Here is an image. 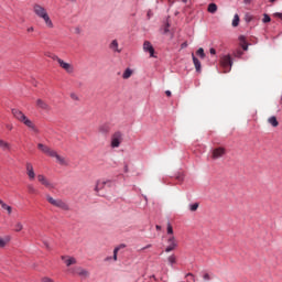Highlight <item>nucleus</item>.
<instances>
[{
	"label": "nucleus",
	"instance_id": "8",
	"mask_svg": "<svg viewBox=\"0 0 282 282\" xmlns=\"http://www.w3.org/2000/svg\"><path fill=\"white\" fill-rule=\"evenodd\" d=\"M143 52H149L151 58H155V48L153 47V44L151 42L145 41L143 43Z\"/></svg>",
	"mask_w": 282,
	"mask_h": 282
},
{
	"label": "nucleus",
	"instance_id": "58",
	"mask_svg": "<svg viewBox=\"0 0 282 282\" xmlns=\"http://www.w3.org/2000/svg\"><path fill=\"white\" fill-rule=\"evenodd\" d=\"M169 1V3H173V1L172 0H167Z\"/></svg>",
	"mask_w": 282,
	"mask_h": 282
},
{
	"label": "nucleus",
	"instance_id": "43",
	"mask_svg": "<svg viewBox=\"0 0 282 282\" xmlns=\"http://www.w3.org/2000/svg\"><path fill=\"white\" fill-rule=\"evenodd\" d=\"M239 41L241 44L246 43V36L245 35H240L239 36Z\"/></svg>",
	"mask_w": 282,
	"mask_h": 282
},
{
	"label": "nucleus",
	"instance_id": "6",
	"mask_svg": "<svg viewBox=\"0 0 282 282\" xmlns=\"http://www.w3.org/2000/svg\"><path fill=\"white\" fill-rule=\"evenodd\" d=\"M107 184H109V188H111V186H113V181H111V180H107V181L99 180V181H97L96 186H95L96 193H100V191H102L105 188V186H107Z\"/></svg>",
	"mask_w": 282,
	"mask_h": 282
},
{
	"label": "nucleus",
	"instance_id": "34",
	"mask_svg": "<svg viewBox=\"0 0 282 282\" xmlns=\"http://www.w3.org/2000/svg\"><path fill=\"white\" fill-rule=\"evenodd\" d=\"M270 21H272V18H270V17L268 15V13H264V14H263L262 22H264V23H270Z\"/></svg>",
	"mask_w": 282,
	"mask_h": 282
},
{
	"label": "nucleus",
	"instance_id": "15",
	"mask_svg": "<svg viewBox=\"0 0 282 282\" xmlns=\"http://www.w3.org/2000/svg\"><path fill=\"white\" fill-rule=\"evenodd\" d=\"M36 107H39V109H43L44 111H50V105H47V102L43 101V99L36 100Z\"/></svg>",
	"mask_w": 282,
	"mask_h": 282
},
{
	"label": "nucleus",
	"instance_id": "9",
	"mask_svg": "<svg viewBox=\"0 0 282 282\" xmlns=\"http://www.w3.org/2000/svg\"><path fill=\"white\" fill-rule=\"evenodd\" d=\"M37 181L40 184H42V186H45L46 188H54V184H52V182H50V180H47V177H45L43 174L37 175Z\"/></svg>",
	"mask_w": 282,
	"mask_h": 282
},
{
	"label": "nucleus",
	"instance_id": "37",
	"mask_svg": "<svg viewBox=\"0 0 282 282\" xmlns=\"http://www.w3.org/2000/svg\"><path fill=\"white\" fill-rule=\"evenodd\" d=\"M55 160H57V162H59V164H65V159H63V156L58 155L55 156Z\"/></svg>",
	"mask_w": 282,
	"mask_h": 282
},
{
	"label": "nucleus",
	"instance_id": "18",
	"mask_svg": "<svg viewBox=\"0 0 282 282\" xmlns=\"http://www.w3.org/2000/svg\"><path fill=\"white\" fill-rule=\"evenodd\" d=\"M109 47H110V50H112V52H117L118 54H120V52H122V50L118 48V40H112Z\"/></svg>",
	"mask_w": 282,
	"mask_h": 282
},
{
	"label": "nucleus",
	"instance_id": "5",
	"mask_svg": "<svg viewBox=\"0 0 282 282\" xmlns=\"http://www.w3.org/2000/svg\"><path fill=\"white\" fill-rule=\"evenodd\" d=\"M120 144H122V133L117 131L111 135L110 147L111 149H118Z\"/></svg>",
	"mask_w": 282,
	"mask_h": 282
},
{
	"label": "nucleus",
	"instance_id": "54",
	"mask_svg": "<svg viewBox=\"0 0 282 282\" xmlns=\"http://www.w3.org/2000/svg\"><path fill=\"white\" fill-rule=\"evenodd\" d=\"M44 246H45L46 248H50V245H48L47 242H44Z\"/></svg>",
	"mask_w": 282,
	"mask_h": 282
},
{
	"label": "nucleus",
	"instance_id": "50",
	"mask_svg": "<svg viewBox=\"0 0 282 282\" xmlns=\"http://www.w3.org/2000/svg\"><path fill=\"white\" fill-rule=\"evenodd\" d=\"M76 34H80V28L75 29Z\"/></svg>",
	"mask_w": 282,
	"mask_h": 282
},
{
	"label": "nucleus",
	"instance_id": "40",
	"mask_svg": "<svg viewBox=\"0 0 282 282\" xmlns=\"http://www.w3.org/2000/svg\"><path fill=\"white\" fill-rule=\"evenodd\" d=\"M186 47H188V42H183L181 44V50H186Z\"/></svg>",
	"mask_w": 282,
	"mask_h": 282
},
{
	"label": "nucleus",
	"instance_id": "48",
	"mask_svg": "<svg viewBox=\"0 0 282 282\" xmlns=\"http://www.w3.org/2000/svg\"><path fill=\"white\" fill-rule=\"evenodd\" d=\"M152 245H147L145 247L141 248V250H148V248H151Z\"/></svg>",
	"mask_w": 282,
	"mask_h": 282
},
{
	"label": "nucleus",
	"instance_id": "25",
	"mask_svg": "<svg viewBox=\"0 0 282 282\" xmlns=\"http://www.w3.org/2000/svg\"><path fill=\"white\" fill-rule=\"evenodd\" d=\"M208 12H210V14H215V12H217V4L216 3H209Z\"/></svg>",
	"mask_w": 282,
	"mask_h": 282
},
{
	"label": "nucleus",
	"instance_id": "47",
	"mask_svg": "<svg viewBox=\"0 0 282 282\" xmlns=\"http://www.w3.org/2000/svg\"><path fill=\"white\" fill-rule=\"evenodd\" d=\"M243 3H245L246 6H250L251 0H243Z\"/></svg>",
	"mask_w": 282,
	"mask_h": 282
},
{
	"label": "nucleus",
	"instance_id": "56",
	"mask_svg": "<svg viewBox=\"0 0 282 282\" xmlns=\"http://www.w3.org/2000/svg\"><path fill=\"white\" fill-rule=\"evenodd\" d=\"M7 129H10V130H12V126H7Z\"/></svg>",
	"mask_w": 282,
	"mask_h": 282
},
{
	"label": "nucleus",
	"instance_id": "45",
	"mask_svg": "<svg viewBox=\"0 0 282 282\" xmlns=\"http://www.w3.org/2000/svg\"><path fill=\"white\" fill-rule=\"evenodd\" d=\"M209 54L215 55V54H217V51L212 47V48H209Z\"/></svg>",
	"mask_w": 282,
	"mask_h": 282
},
{
	"label": "nucleus",
	"instance_id": "36",
	"mask_svg": "<svg viewBox=\"0 0 282 282\" xmlns=\"http://www.w3.org/2000/svg\"><path fill=\"white\" fill-rule=\"evenodd\" d=\"M50 58H52V61H56L58 63V65L61 64V61H63V59H61V57H58V55H54V54L51 55Z\"/></svg>",
	"mask_w": 282,
	"mask_h": 282
},
{
	"label": "nucleus",
	"instance_id": "31",
	"mask_svg": "<svg viewBox=\"0 0 282 282\" xmlns=\"http://www.w3.org/2000/svg\"><path fill=\"white\" fill-rule=\"evenodd\" d=\"M197 56H199L200 58H206V53H204V50L202 47H199L196 52Z\"/></svg>",
	"mask_w": 282,
	"mask_h": 282
},
{
	"label": "nucleus",
	"instance_id": "1",
	"mask_svg": "<svg viewBox=\"0 0 282 282\" xmlns=\"http://www.w3.org/2000/svg\"><path fill=\"white\" fill-rule=\"evenodd\" d=\"M33 12L39 17V19H43L46 26L50 29L54 28V23L52 22V19H50V14H47V10L41 4H33Z\"/></svg>",
	"mask_w": 282,
	"mask_h": 282
},
{
	"label": "nucleus",
	"instance_id": "3",
	"mask_svg": "<svg viewBox=\"0 0 282 282\" xmlns=\"http://www.w3.org/2000/svg\"><path fill=\"white\" fill-rule=\"evenodd\" d=\"M220 65L224 69V74H228V72L232 69V56H230V54L223 55L220 58Z\"/></svg>",
	"mask_w": 282,
	"mask_h": 282
},
{
	"label": "nucleus",
	"instance_id": "38",
	"mask_svg": "<svg viewBox=\"0 0 282 282\" xmlns=\"http://www.w3.org/2000/svg\"><path fill=\"white\" fill-rule=\"evenodd\" d=\"M167 235H173V226L171 223H167Z\"/></svg>",
	"mask_w": 282,
	"mask_h": 282
},
{
	"label": "nucleus",
	"instance_id": "19",
	"mask_svg": "<svg viewBox=\"0 0 282 282\" xmlns=\"http://www.w3.org/2000/svg\"><path fill=\"white\" fill-rule=\"evenodd\" d=\"M0 206L3 210H7L8 215H12V206L6 204L2 199H0Z\"/></svg>",
	"mask_w": 282,
	"mask_h": 282
},
{
	"label": "nucleus",
	"instance_id": "17",
	"mask_svg": "<svg viewBox=\"0 0 282 282\" xmlns=\"http://www.w3.org/2000/svg\"><path fill=\"white\" fill-rule=\"evenodd\" d=\"M109 131H111V126H109V123H104L99 126V133L107 134L109 133Z\"/></svg>",
	"mask_w": 282,
	"mask_h": 282
},
{
	"label": "nucleus",
	"instance_id": "53",
	"mask_svg": "<svg viewBox=\"0 0 282 282\" xmlns=\"http://www.w3.org/2000/svg\"><path fill=\"white\" fill-rule=\"evenodd\" d=\"M105 261H111V257H107Z\"/></svg>",
	"mask_w": 282,
	"mask_h": 282
},
{
	"label": "nucleus",
	"instance_id": "26",
	"mask_svg": "<svg viewBox=\"0 0 282 282\" xmlns=\"http://www.w3.org/2000/svg\"><path fill=\"white\" fill-rule=\"evenodd\" d=\"M232 28H237L239 25V14H235L234 15V20H232V23H231Z\"/></svg>",
	"mask_w": 282,
	"mask_h": 282
},
{
	"label": "nucleus",
	"instance_id": "16",
	"mask_svg": "<svg viewBox=\"0 0 282 282\" xmlns=\"http://www.w3.org/2000/svg\"><path fill=\"white\" fill-rule=\"evenodd\" d=\"M62 261H64L67 268H69V265H74V263H76V258L62 256Z\"/></svg>",
	"mask_w": 282,
	"mask_h": 282
},
{
	"label": "nucleus",
	"instance_id": "11",
	"mask_svg": "<svg viewBox=\"0 0 282 282\" xmlns=\"http://www.w3.org/2000/svg\"><path fill=\"white\" fill-rule=\"evenodd\" d=\"M59 67H62V69H65V72H67V74H74V66L69 63H66L65 61H59Z\"/></svg>",
	"mask_w": 282,
	"mask_h": 282
},
{
	"label": "nucleus",
	"instance_id": "7",
	"mask_svg": "<svg viewBox=\"0 0 282 282\" xmlns=\"http://www.w3.org/2000/svg\"><path fill=\"white\" fill-rule=\"evenodd\" d=\"M169 246L165 248V252H173L175 248H177V240L175 239V236H171L167 239Z\"/></svg>",
	"mask_w": 282,
	"mask_h": 282
},
{
	"label": "nucleus",
	"instance_id": "42",
	"mask_svg": "<svg viewBox=\"0 0 282 282\" xmlns=\"http://www.w3.org/2000/svg\"><path fill=\"white\" fill-rule=\"evenodd\" d=\"M203 279H204V281H210V274L205 273V274L203 275Z\"/></svg>",
	"mask_w": 282,
	"mask_h": 282
},
{
	"label": "nucleus",
	"instance_id": "28",
	"mask_svg": "<svg viewBox=\"0 0 282 282\" xmlns=\"http://www.w3.org/2000/svg\"><path fill=\"white\" fill-rule=\"evenodd\" d=\"M198 208H199V203L189 204V210L192 213H195V210H197Z\"/></svg>",
	"mask_w": 282,
	"mask_h": 282
},
{
	"label": "nucleus",
	"instance_id": "23",
	"mask_svg": "<svg viewBox=\"0 0 282 282\" xmlns=\"http://www.w3.org/2000/svg\"><path fill=\"white\" fill-rule=\"evenodd\" d=\"M131 74H133V70H131V68H127L123 72L122 78H124V80H127L128 78H131Z\"/></svg>",
	"mask_w": 282,
	"mask_h": 282
},
{
	"label": "nucleus",
	"instance_id": "46",
	"mask_svg": "<svg viewBox=\"0 0 282 282\" xmlns=\"http://www.w3.org/2000/svg\"><path fill=\"white\" fill-rule=\"evenodd\" d=\"M70 98H73V100H78V97L75 94H72Z\"/></svg>",
	"mask_w": 282,
	"mask_h": 282
},
{
	"label": "nucleus",
	"instance_id": "22",
	"mask_svg": "<svg viewBox=\"0 0 282 282\" xmlns=\"http://www.w3.org/2000/svg\"><path fill=\"white\" fill-rule=\"evenodd\" d=\"M269 124H271V127H279V120H276V117L272 116L268 119Z\"/></svg>",
	"mask_w": 282,
	"mask_h": 282
},
{
	"label": "nucleus",
	"instance_id": "21",
	"mask_svg": "<svg viewBox=\"0 0 282 282\" xmlns=\"http://www.w3.org/2000/svg\"><path fill=\"white\" fill-rule=\"evenodd\" d=\"M120 248H127L126 245H120V247H116L113 249V261H118V252H120Z\"/></svg>",
	"mask_w": 282,
	"mask_h": 282
},
{
	"label": "nucleus",
	"instance_id": "52",
	"mask_svg": "<svg viewBox=\"0 0 282 282\" xmlns=\"http://www.w3.org/2000/svg\"><path fill=\"white\" fill-rule=\"evenodd\" d=\"M155 228H156V230H162V226H160V225H156Z\"/></svg>",
	"mask_w": 282,
	"mask_h": 282
},
{
	"label": "nucleus",
	"instance_id": "35",
	"mask_svg": "<svg viewBox=\"0 0 282 282\" xmlns=\"http://www.w3.org/2000/svg\"><path fill=\"white\" fill-rule=\"evenodd\" d=\"M28 191H29V193H31L32 195H34V193H36V188H35L34 185H32V184L28 185Z\"/></svg>",
	"mask_w": 282,
	"mask_h": 282
},
{
	"label": "nucleus",
	"instance_id": "10",
	"mask_svg": "<svg viewBox=\"0 0 282 282\" xmlns=\"http://www.w3.org/2000/svg\"><path fill=\"white\" fill-rule=\"evenodd\" d=\"M73 274H78L82 279H87L89 276V271L85 270L80 267H76L75 269H72Z\"/></svg>",
	"mask_w": 282,
	"mask_h": 282
},
{
	"label": "nucleus",
	"instance_id": "12",
	"mask_svg": "<svg viewBox=\"0 0 282 282\" xmlns=\"http://www.w3.org/2000/svg\"><path fill=\"white\" fill-rule=\"evenodd\" d=\"M226 155V149L224 148H217L213 151V159L219 160V158H224Z\"/></svg>",
	"mask_w": 282,
	"mask_h": 282
},
{
	"label": "nucleus",
	"instance_id": "2",
	"mask_svg": "<svg viewBox=\"0 0 282 282\" xmlns=\"http://www.w3.org/2000/svg\"><path fill=\"white\" fill-rule=\"evenodd\" d=\"M12 113L14 116V118L17 120H19V122H22L23 124H25V127H28L29 129H32V131H39L36 129V126H34V123L32 122V120H30L25 113H23V111L17 109V108H13L12 110Z\"/></svg>",
	"mask_w": 282,
	"mask_h": 282
},
{
	"label": "nucleus",
	"instance_id": "20",
	"mask_svg": "<svg viewBox=\"0 0 282 282\" xmlns=\"http://www.w3.org/2000/svg\"><path fill=\"white\" fill-rule=\"evenodd\" d=\"M0 149H2V151H10V143L0 139Z\"/></svg>",
	"mask_w": 282,
	"mask_h": 282
},
{
	"label": "nucleus",
	"instance_id": "29",
	"mask_svg": "<svg viewBox=\"0 0 282 282\" xmlns=\"http://www.w3.org/2000/svg\"><path fill=\"white\" fill-rule=\"evenodd\" d=\"M46 155H50V158H58V153L52 149H48V152L46 153Z\"/></svg>",
	"mask_w": 282,
	"mask_h": 282
},
{
	"label": "nucleus",
	"instance_id": "13",
	"mask_svg": "<svg viewBox=\"0 0 282 282\" xmlns=\"http://www.w3.org/2000/svg\"><path fill=\"white\" fill-rule=\"evenodd\" d=\"M26 175H29V180L33 181L36 177V173H34V166L32 163H26Z\"/></svg>",
	"mask_w": 282,
	"mask_h": 282
},
{
	"label": "nucleus",
	"instance_id": "49",
	"mask_svg": "<svg viewBox=\"0 0 282 282\" xmlns=\"http://www.w3.org/2000/svg\"><path fill=\"white\" fill-rule=\"evenodd\" d=\"M26 32H34V28H33V26L28 28V29H26Z\"/></svg>",
	"mask_w": 282,
	"mask_h": 282
},
{
	"label": "nucleus",
	"instance_id": "4",
	"mask_svg": "<svg viewBox=\"0 0 282 282\" xmlns=\"http://www.w3.org/2000/svg\"><path fill=\"white\" fill-rule=\"evenodd\" d=\"M46 199L48 204H52V206H56V208H62V210H69V205L63 202V199H54V197L50 195L46 196Z\"/></svg>",
	"mask_w": 282,
	"mask_h": 282
},
{
	"label": "nucleus",
	"instance_id": "55",
	"mask_svg": "<svg viewBox=\"0 0 282 282\" xmlns=\"http://www.w3.org/2000/svg\"><path fill=\"white\" fill-rule=\"evenodd\" d=\"M67 1H70V3H76V0H67Z\"/></svg>",
	"mask_w": 282,
	"mask_h": 282
},
{
	"label": "nucleus",
	"instance_id": "32",
	"mask_svg": "<svg viewBox=\"0 0 282 282\" xmlns=\"http://www.w3.org/2000/svg\"><path fill=\"white\" fill-rule=\"evenodd\" d=\"M185 276L187 282H195V275L193 273H187Z\"/></svg>",
	"mask_w": 282,
	"mask_h": 282
},
{
	"label": "nucleus",
	"instance_id": "60",
	"mask_svg": "<svg viewBox=\"0 0 282 282\" xmlns=\"http://www.w3.org/2000/svg\"><path fill=\"white\" fill-rule=\"evenodd\" d=\"M106 186H108V188H109V184H106Z\"/></svg>",
	"mask_w": 282,
	"mask_h": 282
},
{
	"label": "nucleus",
	"instance_id": "57",
	"mask_svg": "<svg viewBox=\"0 0 282 282\" xmlns=\"http://www.w3.org/2000/svg\"><path fill=\"white\" fill-rule=\"evenodd\" d=\"M270 1V3H274V1H276V0H269Z\"/></svg>",
	"mask_w": 282,
	"mask_h": 282
},
{
	"label": "nucleus",
	"instance_id": "59",
	"mask_svg": "<svg viewBox=\"0 0 282 282\" xmlns=\"http://www.w3.org/2000/svg\"><path fill=\"white\" fill-rule=\"evenodd\" d=\"M186 1H188V0H183V3H186Z\"/></svg>",
	"mask_w": 282,
	"mask_h": 282
},
{
	"label": "nucleus",
	"instance_id": "24",
	"mask_svg": "<svg viewBox=\"0 0 282 282\" xmlns=\"http://www.w3.org/2000/svg\"><path fill=\"white\" fill-rule=\"evenodd\" d=\"M37 149H40V151H42L43 153H47L50 152V147L43 144V143H39L37 144Z\"/></svg>",
	"mask_w": 282,
	"mask_h": 282
},
{
	"label": "nucleus",
	"instance_id": "39",
	"mask_svg": "<svg viewBox=\"0 0 282 282\" xmlns=\"http://www.w3.org/2000/svg\"><path fill=\"white\" fill-rule=\"evenodd\" d=\"M42 282H54L52 278L44 276L41 279Z\"/></svg>",
	"mask_w": 282,
	"mask_h": 282
},
{
	"label": "nucleus",
	"instance_id": "14",
	"mask_svg": "<svg viewBox=\"0 0 282 282\" xmlns=\"http://www.w3.org/2000/svg\"><path fill=\"white\" fill-rule=\"evenodd\" d=\"M192 58H193V63L196 72L198 74L202 73V62H199V58H197L193 53H192Z\"/></svg>",
	"mask_w": 282,
	"mask_h": 282
},
{
	"label": "nucleus",
	"instance_id": "61",
	"mask_svg": "<svg viewBox=\"0 0 282 282\" xmlns=\"http://www.w3.org/2000/svg\"><path fill=\"white\" fill-rule=\"evenodd\" d=\"M153 276V279L155 280V275H152Z\"/></svg>",
	"mask_w": 282,
	"mask_h": 282
},
{
	"label": "nucleus",
	"instance_id": "51",
	"mask_svg": "<svg viewBox=\"0 0 282 282\" xmlns=\"http://www.w3.org/2000/svg\"><path fill=\"white\" fill-rule=\"evenodd\" d=\"M165 95L169 96V97H171V90H166V91H165Z\"/></svg>",
	"mask_w": 282,
	"mask_h": 282
},
{
	"label": "nucleus",
	"instance_id": "33",
	"mask_svg": "<svg viewBox=\"0 0 282 282\" xmlns=\"http://www.w3.org/2000/svg\"><path fill=\"white\" fill-rule=\"evenodd\" d=\"M8 241H10V239H3L0 237V248H6V246L8 245Z\"/></svg>",
	"mask_w": 282,
	"mask_h": 282
},
{
	"label": "nucleus",
	"instance_id": "44",
	"mask_svg": "<svg viewBox=\"0 0 282 282\" xmlns=\"http://www.w3.org/2000/svg\"><path fill=\"white\" fill-rule=\"evenodd\" d=\"M123 171L124 173H129V164L124 163Z\"/></svg>",
	"mask_w": 282,
	"mask_h": 282
},
{
	"label": "nucleus",
	"instance_id": "27",
	"mask_svg": "<svg viewBox=\"0 0 282 282\" xmlns=\"http://www.w3.org/2000/svg\"><path fill=\"white\" fill-rule=\"evenodd\" d=\"M167 261L173 267L177 262V259L175 258V254H172L167 258Z\"/></svg>",
	"mask_w": 282,
	"mask_h": 282
},
{
	"label": "nucleus",
	"instance_id": "41",
	"mask_svg": "<svg viewBox=\"0 0 282 282\" xmlns=\"http://www.w3.org/2000/svg\"><path fill=\"white\" fill-rule=\"evenodd\" d=\"M241 47H242V50H243L245 52H248V43H247V42L242 43V44H241Z\"/></svg>",
	"mask_w": 282,
	"mask_h": 282
},
{
	"label": "nucleus",
	"instance_id": "30",
	"mask_svg": "<svg viewBox=\"0 0 282 282\" xmlns=\"http://www.w3.org/2000/svg\"><path fill=\"white\" fill-rule=\"evenodd\" d=\"M21 230H23V224L17 223V224L14 225V231H15V232H21Z\"/></svg>",
	"mask_w": 282,
	"mask_h": 282
}]
</instances>
